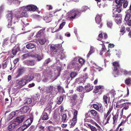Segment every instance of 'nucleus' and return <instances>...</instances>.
Masks as SVG:
<instances>
[{"mask_svg":"<svg viewBox=\"0 0 131 131\" xmlns=\"http://www.w3.org/2000/svg\"><path fill=\"white\" fill-rule=\"evenodd\" d=\"M77 119H74V120L73 118H72L71 121V125L73 126H74L77 123Z\"/></svg>","mask_w":131,"mask_h":131,"instance_id":"obj_48","label":"nucleus"},{"mask_svg":"<svg viewBox=\"0 0 131 131\" xmlns=\"http://www.w3.org/2000/svg\"><path fill=\"white\" fill-rule=\"evenodd\" d=\"M102 17V15H100L98 14L96 15L95 18V20L96 23L100 25V26H99V27L100 28H101L102 27V24L101 23V18Z\"/></svg>","mask_w":131,"mask_h":131,"instance_id":"obj_9","label":"nucleus"},{"mask_svg":"<svg viewBox=\"0 0 131 131\" xmlns=\"http://www.w3.org/2000/svg\"><path fill=\"white\" fill-rule=\"evenodd\" d=\"M84 89L83 87L82 86H79L77 87V90L79 92H81Z\"/></svg>","mask_w":131,"mask_h":131,"instance_id":"obj_56","label":"nucleus"},{"mask_svg":"<svg viewBox=\"0 0 131 131\" xmlns=\"http://www.w3.org/2000/svg\"><path fill=\"white\" fill-rule=\"evenodd\" d=\"M25 104H29L32 102V100L30 98H27L25 100Z\"/></svg>","mask_w":131,"mask_h":131,"instance_id":"obj_47","label":"nucleus"},{"mask_svg":"<svg viewBox=\"0 0 131 131\" xmlns=\"http://www.w3.org/2000/svg\"><path fill=\"white\" fill-rule=\"evenodd\" d=\"M25 117L23 116H21L17 117L15 119V123L18 124L21 123L24 120Z\"/></svg>","mask_w":131,"mask_h":131,"instance_id":"obj_21","label":"nucleus"},{"mask_svg":"<svg viewBox=\"0 0 131 131\" xmlns=\"http://www.w3.org/2000/svg\"><path fill=\"white\" fill-rule=\"evenodd\" d=\"M45 28L42 29H41L37 33V34L36 35V36L37 37H41L45 36Z\"/></svg>","mask_w":131,"mask_h":131,"instance_id":"obj_14","label":"nucleus"},{"mask_svg":"<svg viewBox=\"0 0 131 131\" xmlns=\"http://www.w3.org/2000/svg\"><path fill=\"white\" fill-rule=\"evenodd\" d=\"M59 117L55 115L53 116V119L56 123L58 122L59 120Z\"/></svg>","mask_w":131,"mask_h":131,"instance_id":"obj_39","label":"nucleus"},{"mask_svg":"<svg viewBox=\"0 0 131 131\" xmlns=\"http://www.w3.org/2000/svg\"><path fill=\"white\" fill-rule=\"evenodd\" d=\"M89 113H91L92 117L96 118L97 119H99L100 117L98 113L94 110H91L89 111Z\"/></svg>","mask_w":131,"mask_h":131,"instance_id":"obj_11","label":"nucleus"},{"mask_svg":"<svg viewBox=\"0 0 131 131\" xmlns=\"http://www.w3.org/2000/svg\"><path fill=\"white\" fill-rule=\"evenodd\" d=\"M120 71L125 75H131V71H128L126 70L122 69Z\"/></svg>","mask_w":131,"mask_h":131,"instance_id":"obj_23","label":"nucleus"},{"mask_svg":"<svg viewBox=\"0 0 131 131\" xmlns=\"http://www.w3.org/2000/svg\"><path fill=\"white\" fill-rule=\"evenodd\" d=\"M98 38L97 39L98 40L101 41L103 38V35L102 33L98 35Z\"/></svg>","mask_w":131,"mask_h":131,"instance_id":"obj_62","label":"nucleus"},{"mask_svg":"<svg viewBox=\"0 0 131 131\" xmlns=\"http://www.w3.org/2000/svg\"><path fill=\"white\" fill-rule=\"evenodd\" d=\"M33 78V77L30 75H26L24 78L27 83L32 80Z\"/></svg>","mask_w":131,"mask_h":131,"instance_id":"obj_17","label":"nucleus"},{"mask_svg":"<svg viewBox=\"0 0 131 131\" xmlns=\"http://www.w3.org/2000/svg\"><path fill=\"white\" fill-rule=\"evenodd\" d=\"M61 46L58 45H53L50 46V49L51 53L53 54H56L60 48Z\"/></svg>","mask_w":131,"mask_h":131,"instance_id":"obj_4","label":"nucleus"},{"mask_svg":"<svg viewBox=\"0 0 131 131\" xmlns=\"http://www.w3.org/2000/svg\"><path fill=\"white\" fill-rule=\"evenodd\" d=\"M84 82V79L81 77L77 78L75 80V82L79 84L83 83Z\"/></svg>","mask_w":131,"mask_h":131,"instance_id":"obj_29","label":"nucleus"},{"mask_svg":"<svg viewBox=\"0 0 131 131\" xmlns=\"http://www.w3.org/2000/svg\"><path fill=\"white\" fill-rule=\"evenodd\" d=\"M74 112L73 113L74 116L73 118L74 120V119H77V115L78 113V111L75 109L74 110Z\"/></svg>","mask_w":131,"mask_h":131,"instance_id":"obj_45","label":"nucleus"},{"mask_svg":"<svg viewBox=\"0 0 131 131\" xmlns=\"http://www.w3.org/2000/svg\"><path fill=\"white\" fill-rule=\"evenodd\" d=\"M7 62H5L3 63L2 65L3 69H4L6 68L7 66Z\"/></svg>","mask_w":131,"mask_h":131,"instance_id":"obj_60","label":"nucleus"},{"mask_svg":"<svg viewBox=\"0 0 131 131\" xmlns=\"http://www.w3.org/2000/svg\"><path fill=\"white\" fill-rule=\"evenodd\" d=\"M63 96H60L59 98H58V101L57 102V104L59 105L61 104L63 101Z\"/></svg>","mask_w":131,"mask_h":131,"instance_id":"obj_32","label":"nucleus"},{"mask_svg":"<svg viewBox=\"0 0 131 131\" xmlns=\"http://www.w3.org/2000/svg\"><path fill=\"white\" fill-rule=\"evenodd\" d=\"M33 121V118L31 117L24 122L23 126L26 129L30 125Z\"/></svg>","mask_w":131,"mask_h":131,"instance_id":"obj_7","label":"nucleus"},{"mask_svg":"<svg viewBox=\"0 0 131 131\" xmlns=\"http://www.w3.org/2000/svg\"><path fill=\"white\" fill-rule=\"evenodd\" d=\"M28 66H33L35 64V62L34 60H27L24 62Z\"/></svg>","mask_w":131,"mask_h":131,"instance_id":"obj_22","label":"nucleus"},{"mask_svg":"<svg viewBox=\"0 0 131 131\" xmlns=\"http://www.w3.org/2000/svg\"><path fill=\"white\" fill-rule=\"evenodd\" d=\"M101 103H98L97 104H94L93 105V106L94 108L96 110L98 111L99 110V106L100 105Z\"/></svg>","mask_w":131,"mask_h":131,"instance_id":"obj_49","label":"nucleus"},{"mask_svg":"<svg viewBox=\"0 0 131 131\" xmlns=\"http://www.w3.org/2000/svg\"><path fill=\"white\" fill-rule=\"evenodd\" d=\"M98 111L101 113H102L105 111V108L103 107L101 103L99 106V110H98Z\"/></svg>","mask_w":131,"mask_h":131,"instance_id":"obj_30","label":"nucleus"},{"mask_svg":"<svg viewBox=\"0 0 131 131\" xmlns=\"http://www.w3.org/2000/svg\"><path fill=\"white\" fill-rule=\"evenodd\" d=\"M18 125V124L16 123L10 122L7 127L9 131H12Z\"/></svg>","mask_w":131,"mask_h":131,"instance_id":"obj_13","label":"nucleus"},{"mask_svg":"<svg viewBox=\"0 0 131 131\" xmlns=\"http://www.w3.org/2000/svg\"><path fill=\"white\" fill-rule=\"evenodd\" d=\"M101 89V87L100 85L95 86V88L94 89L93 92L94 93H97L99 91V90Z\"/></svg>","mask_w":131,"mask_h":131,"instance_id":"obj_36","label":"nucleus"},{"mask_svg":"<svg viewBox=\"0 0 131 131\" xmlns=\"http://www.w3.org/2000/svg\"><path fill=\"white\" fill-rule=\"evenodd\" d=\"M125 83L127 85L130 86L131 84V78L129 77L125 80Z\"/></svg>","mask_w":131,"mask_h":131,"instance_id":"obj_33","label":"nucleus"},{"mask_svg":"<svg viewBox=\"0 0 131 131\" xmlns=\"http://www.w3.org/2000/svg\"><path fill=\"white\" fill-rule=\"evenodd\" d=\"M20 48L19 47H17L16 49H13L12 50L13 54V55H15L16 53L19 50Z\"/></svg>","mask_w":131,"mask_h":131,"instance_id":"obj_38","label":"nucleus"},{"mask_svg":"<svg viewBox=\"0 0 131 131\" xmlns=\"http://www.w3.org/2000/svg\"><path fill=\"white\" fill-rule=\"evenodd\" d=\"M21 16L20 17H22L24 16L26 17L27 15V13L26 12H24L22 13H20Z\"/></svg>","mask_w":131,"mask_h":131,"instance_id":"obj_57","label":"nucleus"},{"mask_svg":"<svg viewBox=\"0 0 131 131\" xmlns=\"http://www.w3.org/2000/svg\"><path fill=\"white\" fill-rule=\"evenodd\" d=\"M22 56L24 57H39L38 56H36L34 54H30L29 53L25 54L22 55Z\"/></svg>","mask_w":131,"mask_h":131,"instance_id":"obj_27","label":"nucleus"},{"mask_svg":"<svg viewBox=\"0 0 131 131\" xmlns=\"http://www.w3.org/2000/svg\"><path fill=\"white\" fill-rule=\"evenodd\" d=\"M38 42L41 45H42L45 44L46 42V40L45 37L43 38L39 39L38 40Z\"/></svg>","mask_w":131,"mask_h":131,"instance_id":"obj_31","label":"nucleus"},{"mask_svg":"<svg viewBox=\"0 0 131 131\" xmlns=\"http://www.w3.org/2000/svg\"><path fill=\"white\" fill-rule=\"evenodd\" d=\"M20 12H18L17 13V14H15V17H13V19L14 20V21L13 20L12 22L14 24H15L16 21H17V20H18L21 17H20Z\"/></svg>","mask_w":131,"mask_h":131,"instance_id":"obj_20","label":"nucleus"},{"mask_svg":"<svg viewBox=\"0 0 131 131\" xmlns=\"http://www.w3.org/2000/svg\"><path fill=\"white\" fill-rule=\"evenodd\" d=\"M126 101L125 100H124L123 99H121L120 101H118L116 103V107H117V108H119L120 107V108H121L122 107H121V104L119 105H117V104H118L119 103H120L124 101V102H125ZM126 101H127V100H126Z\"/></svg>","mask_w":131,"mask_h":131,"instance_id":"obj_43","label":"nucleus"},{"mask_svg":"<svg viewBox=\"0 0 131 131\" xmlns=\"http://www.w3.org/2000/svg\"><path fill=\"white\" fill-rule=\"evenodd\" d=\"M103 99L104 104L106 107H107L108 105V103H109L110 102V97L106 95H104Z\"/></svg>","mask_w":131,"mask_h":131,"instance_id":"obj_12","label":"nucleus"},{"mask_svg":"<svg viewBox=\"0 0 131 131\" xmlns=\"http://www.w3.org/2000/svg\"><path fill=\"white\" fill-rule=\"evenodd\" d=\"M57 89L59 92H63L64 90L63 88L60 85H59L57 86Z\"/></svg>","mask_w":131,"mask_h":131,"instance_id":"obj_52","label":"nucleus"},{"mask_svg":"<svg viewBox=\"0 0 131 131\" xmlns=\"http://www.w3.org/2000/svg\"><path fill=\"white\" fill-rule=\"evenodd\" d=\"M131 15L130 14L127 13L125 16L124 20L126 21H128Z\"/></svg>","mask_w":131,"mask_h":131,"instance_id":"obj_44","label":"nucleus"},{"mask_svg":"<svg viewBox=\"0 0 131 131\" xmlns=\"http://www.w3.org/2000/svg\"><path fill=\"white\" fill-rule=\"evenodd\" d=\"M56 129V128L52 126H50L48 128V131H54Z\"/></svg>","mask_w":131,"mask_h":131,"instance_id":"obj_46","label":"nucleus"},{"mask_svg":"<svg viewBox=\"0 0 131 131\" xmlns=\"http://www.w3.org/2000/svg\"><path fill=\"white\" fill-rule=\"evenodd\" d=\"M41 117L42 119L43 120H47L49 119V117L47 114L44 112L43 113Z\"/></svg>","mask_w":131,"mask_h":131,"instance_id":"obj_25","label":"nucleus"},{"mask_svg":"<svg viewBox=\"0 0 131 131\" xmlns=\"http://www.w3.org/2000/svg\"><path fill=\"white\" fill-rule=\"evenodd\" d=\"M79 61L80 63L82 64L84 63L85 62V60L82 58H80L79 59Z\"/></svg>","mask_w":131,"mask_h":131,"instance_id":"obj_61","label":"nucleus"},{"mask_svg":"<svg viewBox=\"0 0 131 131\" xmlns=\"http://www.w3.org/2000/svg\"><path fill=\"white\" fill-rule=\"evenodd\" d=\"M122 5L120 4L118 5H117V8L116 9V12L117 11L118 13H119L121 12V7Z\"/></svg>","mask_w":131,"mask_h":131,"instance_id":"obj_40","label":"nucleus"},{"mask_svg":"<svg viewBox=\"0 0 131 131\" xmlns=\"http://www.w3.org/2000/svg\"><path fill=\"white\" fill-rule=\"evenodd\" d=\"M93 89L92 87L90 85H88L85 86V90L87 92H89Z\"/></svg>","mask_w":131,"mask_h":131,"instance_id":"obj_34","label":"nucleus"},{"mask_svg":"<svg viewBox=\"0 0 131 131\" xmlns=\"http://www.w3.org/2000/svg\"><path fill=\"white\" fill-rule=\"evenodd\" d=\"M26 47L28 49H32L35 47V45L32 43H29L26 45Z\"/></svg>","mask_w":131,"mask_h":131,"instance_id":"obj_35","label":"nucleus"},{"mask_svg":"<svg viewBox=\"0 0 131 131\" xmlns=\"http://www.w3.org/2000/svg\"><path fill=\"white\" fill-rule=\"evenodd\" d=\"M94 52V48L93 46H91L90 47V50L89 52L87 55V57H89L90 55H92Z\"/></svg>","mask_w":131,"mask_h":131,"instance_id":"obj_28","label":"nucleus"},{"mask_svg":"<svg viewBox=\"0 0 131 131\" xmlns=\"http://www.w3.org/2000/svg\"><path fill=\"white\" fill-rule=\"evenodd\" d=\"M46 102V99L45 98L42 97L41 98L40 103L41 104L43 105Z\"/></svg>","mask_w":131,"mask_h":131,"instance_id":"obj_53","label":"nucleus"},{"mask_svg":"<svg viewBox=\"0 0 131 131\" xmlns=\"http://www.w3.org/2000/svg\"><path fill=\"white\" fill-rule=\"evenodd\" d=\"M77 75V73L75 72H72L70 74V76L71 79L75 78Z\"/></svg>","mask_w":131,"mask_h":131,"instance_id":"obj_42","label":"nucleus"},{"mask_svg":"<svg viewBox=\"0 0 131 131\" xmlns=\"http://www.w3.org/2000/svg\"><path fill=\"white\" fill-rule=\"evenodd\" d=\"M25 69L24 67L19 68L17 70L16 73L17 75L16 76V78H17L22 75L25 72Z\"/></svg>","mask_w":131,"mask_h":131,"instance_id":"obj_8","label":"nucleus"},{"mask_svg":"<svg viewBox=\"0 0 131 131\" xmlns=\"http://www.w3.org/2000/svg\"><path fill=\"white\" fill-rule=\"evenodd\" d=\"M113 24L111 21H108L107 22V25L108 27L112 28V27Z\"/></svg>","mask_w":131,"mask_h":131,"instance_id":"obj_51","label":"nucleus"},{"mask_svg":"<svg viewBox=\"0 0 131 131\" xmlns=\"http://www.w3.org/2000/svg\"><path fill=\"white\" fill-rule=\"evenodd\" d=\"M112 64L113 66V71H116L118 70V68H119L120 67V64L117 61L114 62L112 63Z\"/></svg>","mask_w":131,"mask_h":131,"instance_id":"obj_16","label":"nucleus"},{"mask_svg":"<svg viewBox=\"0 0 131 131\" xmlns=\"http://www.w3.org/2000/svg\"><path fill=\"white\" fill-rule=\"evenodd\" d=\"M25 129V128L22 126L18 128L17 130V131H23Z\"/></svg>","mask_w":131,"mask_h":131,"instance_id":"obj_55","label":"nucleus"},{"mask_svg":"<svg viewBox=\"0 0 131 131\" xmlns=\"http://www.w3.org/2000/svg\"><path fill=\"white\" fill-rule=\"evenodd\" d=\"M119 116V114L118 113H116L115 115H113V124H115L117 122L118 120V118Z\"/></svg>","mask_w":131,"mask_h":131,"instance_id":"obj_26","label":"nucleus"},{"mask_svg":"<svg viewBox=\"0 0 131 131\" xmlns=\"http://www.w3.org/2000/svg\"><path fill=\"white\" fill-rule=\"evenodd\" d=\"M122 18L117 19H115V21L117 24H119L122 22Z\"/></svg>","mask_w":131,"mask_h":131,"instance_id":"obj_54","label":"nucleus"},{"mask_svg":"<svg viewBox=\"0 0 131 131\" xmlns=\"http://www.w3.org/2000/svg\"><path fill=\"white\" fill-rule=\"evenodd\" d=\"M128 118H127H127L125 120H123L121 122V123L119 125V126H121L123 124H124L127 121H128Z\"/></svg>","mask_w":131,"mask_h":131,"instance_id":"obj_50","label":"nucleus"},{"mask_svg":"<svg viewBox=\"0 0 131 131\" xmlns=\"http://www.w3.org/2000/svg\"><path fill=\"white\" fill-rule=\"evenodd\" d=\"M16 114V112H12L9 115V116L11 117V119L13 118Z\"/></svg>","mask_w":131,"mask_h":131,"instance_id":"obj_58","label":"nucleus"},{"mask_svg":"<svg viewBox=\"0 0 131 131\" xmlns=\"http://www.w3.org/2000/svg\"><path fill=\"white\" fill-rule=\"evenodd\" d=\"M30 108L27 106H25L21 108L20 111L21 113L24 114L26 113L30 110Z\"/></svg>","mask_w":131,"mask_h":131,"instance_id":"obj_15","label":"nucleus"},{"mask_svg":"<svg viewBox=\"0 0 131 131\" xmlns=\"http://www.w3.org/2000/svg\"><path fill=\"white\" fill-rule=\"evenodd\" d=\"M84 10H82V11ZM82 10H80L79 9H75L73 11H71L70 13V14L69 16L70 19V20L75 18L76 16L78 15H79L81 14Z\"/></svg>","mask_w":131,"mask_h":131,"instance_id":"obj_2","label":"nucleus"},{"mask_svg":"<svg viewBox=\"0 0 131 131\" xmlns=\"http://www.w3.org/2000/svg\"><path fill=\"white\" fill-rule=\"evenodd\" d=\"M37 9V7L33 5H29L25 8V9L27 11H36Z\"/></svg>","mask_w":131,"mask_h":131,"instance_id":"obj_10","label":"nucleus"},{"mask_svg":"<svg viewBox=\"0 0 131 131\" xmlns=\"http://www.w3.org/2000/svg\"><path fill=\"white\" fill-rule=\"evenodd\" d=\"M67 115L66 114H64L62 116V121L63 123L66 122H67L66 119Z\"/></svg>","mask_w":131,"mask_h":131,"instance_id":"obj_41","label":"nucleus"},{"mask_svg":"<svg viewBox=\"0 0 131 131\" xmlns=\"http://www.w3.org/2000/svg\"><path fill=\"white\" fill-rule=\"evenodd\" d=\"M87 125L92 131H97V129L95 127L91 125L90 124H87Z\"/></svg>","mask_w":131,"mask_h":131,"instance_id":"obj_37","label":"nucleus"},{"mask_svg":"<svg viewBox=\"0 0 131 131\" xmlns=\"http://www.w3.org/2000/svg\"><path fill=\"white\" fill-rule=\"evenodd\" d=\"M53 86L51 85L46 87V91L47 94L52 93L53 90Z\"/></svg>","mask_w":131,"mask_h":131,"instance_id":"obj_18","label":"nucleus"},{"mask_svg":"<svg viewBox=\"0 0 131 131\" xmlns=\"http://www.w3.org/2000/svg\"><path fill=\"white\" fill-rule=\"evenodd\" d=\"M125 27L124 26H122L121 29L120 30V32H121L123 33V34H122V35H123V34L125 32Z\"/></svg>","mask_w":131,"mask_h":131,"instance_id":"obj_59","label":"nucleus"},{"mask_svg":"<svg viewBox=\"0 0 131 131\" xmlns=\"http://www.w3.org/2000/svg\"><path fill=\"white\" fill-rule=\"evenodd\" d=\"M13 38L14 39L15 38L14 37H12L10 39L9 38H7L4 39L3 42V47L5 48L9 46L11 44V40Z\"/></svg>","mask_w":131,"mask_h":131,"instance_id":"obj_6","label":"nucleus"},{"mask_svg":"<svg viewBox=\"0 0 131 131\" xmlns=\"http://www.w3.org/2000/svg\"><path fill=\"white\" fill-rule=\"evenodd\" d=\"M115 2L117 4V5H118L120 4L121 5H122L123 2H121L120 0H115Z\"/></svg>","mask_w":131,"mask_h":131,"instance_id":"obj_64","label":"nucleus"},{"mask_svg":"<svg viewBox=\"0 0 131 131\" xmlns=\"http://www.w3.org/2000/svg\"><path fill=\"white\" fill-rule=\"evenodd\" d=\"M80 97L79 99H78V96L76 94H74L71 97V99L72 101L77 102V99L78 100V102L80 103L82 102V100L84 96V93H82L80 94Z\"/></svg>","mask_w":131,"mask_h":131,"instance_id":"obj_1","label":"nucleus"},{"mask_svg":"<svg viewBox=\"0 0 131 131\" xmlns=\"http://www.w3.org/2000/svg\"><path fill=\"white\" fill-rule=\"evenodd\" d=\"M51 109L52 106H51L50 105H48L45 108L43 112L46 113H48L49 114L51 112Z\"/></svg>","mask_w":131,"mask_h":131,"instance_id":"obj_24","label":"nucleus"},{"mask_svg":"<svg viewBox=\"0 0 131 131\" xmlns=\"http://www.w3.org/2000/svg\"><path fill=\"white\" fill-rule=\"evenodd\" d=\"M7 20L8 21V24L7 25V27L8 28H11L12 29V30H13L14 31V28L13 27H11L12 26V22L11 21L12 20L13 18V15L12 12H10V13L8 14L7 15Z\"/></svg>","mask_w":131,"mask_h":131,"instance_id":"obj_3","label":"nucleus"},{"mask_svg":"<svg viewBox=\"0 0 131 131\" xmlns=\"http://www.w3.org/2000/svg\"><path fill=\"white\" fill-rule=\"evenodd\" d=\"M123 3V6L124 8H126L128 6V1H126L125 2Z\"/></svg>","mask_w":131,"mask_h":131,"instance_id":"obj_63","label":"nucleus"},{"mask_svg":"<svg viewBox=\"0 0 131 131\" xmlns=\"http://www.w3.org/2000/svg\"><path fill=\"white\" fill-rule=\"evenodd\" d=\"M27 83L26 82L25 80L23 78H21L20 80L19 81L18 84L20 86V88H22L23 86L26 85Z\"/></svg>","mask_w":131,"mask_h":131,"instance_id":"obj_19","label":"nucleus"},{"mask_svg":"<svg viewBox=\"0 0 131 131\" xmlns=\"http://www.w3.org/2000/svg\"><path fill=\"white\" fill-rule=\"evenodd\" d=\"M129 106H131V103L126 102L121 104V107H123L121 110V117H122L123 115L124 110H128L129 108Z\"/></svg>","mask_w":131,"mask_h":131,"instance_id":"obj_5","label":"nucleus"}]
</instances>
